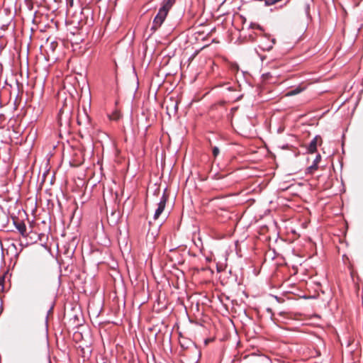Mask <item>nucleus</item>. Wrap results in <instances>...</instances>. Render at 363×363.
<instances>
[{
  "label": "nucleus",
  "instance_id": "nucleus-10",
  "mask_svg": "<svg viewBox=\"0 0 363 363\" xmlns=\"http://www.w3.org/2000/svg\"><path fill=\"white\" fill-rule=\"evenodd\" d=\"M318 169V164L314 163L308 168V172L311 174L313 173L314 171Z\"/></svg>",
  "mask_w": 363,
  "mask_h": 363
},
{
  "label": "nucleus",
  "instance_id": "nucleus-20",
  "mask_svg": "<svg viewBox=\"0 0 363 363\" xmlns=\"http://www.w3.org/2000/svg\"><path fill=\"white\" fill-rule=\"evenodd\" d=\"M25 229H26V227L24 225L22 228H19V230L22 234L23 233V231L25 230Z\"/></svg>",
  "mask_w": 363,
  "mask_h": 363
},
{
  "label": "nucleus",
  "instance_id": "nucleus-13",
  "mask_svg": "<svg viewBox=\"0 0 363 363\" xmlns=\"http://www.w3.org/2000/svg\"><path fill=\"white\" fill-rule=\"evenodd\" d=\"M82 338V335L81 333L76 332L74 333V340H79Z\"/></svg>",
  "mask_w": 363,
  "mask_h": 363
},
{
  "label": "nucleus",
  "instance_id": "nucleus-12",
  "mask_svg": "<svg viewBox=\"0 0 363 363\" xmlns=\"http://www.w3.org/2000/svg\"><path fill=\"white\" fill-rule=\"evenodd\" d=\"M212 152H213V157H216L218 155V154H219V152H220V150H219V148H218V147H213L212 148Z\"/></svg>",
  "mask_w": 363,
  "mask_h": 363
},
{
  "label": "nucleus",
  "instance_id": "nucleus-14",
  "mask_svg": "<svg viewBox=\"0 0 363 363\" xmlns=\"http://www.w3.org/2000/svg\"><path fill=\"white\" fill-rule=\"evenodd\" d=\"M74 79H75L76 82L74 84V87L75 91L77 93V88H79V86H80L79 81L77 77H75Z\"/></svg>",
  "mask_w": 363,
  "mask_h": 363
},
{
  "label": "nucleus",
  "instance_id": "nucleus-18",
  "mask_svg": "<svg viewBox=\"0 0 363 363\" xmlns=\"http://www.w3.org/2000/svg\"><path fill=\"white\" fill-rule=\"evenodd\" d=\"M65 95V89L58 93L59 99H60L61 97H64Z\"/></svg>",
  "mask_w": 363,
  "mask_h": 363
},
{
  "label": "nucleus",
  "instance_id": "nucleus-23",
  "mask_svg": "<svg viewBox=\"0 0 363 363\" xmlns=\"http://www.w3.org/2000/svg\"><path fill=\"white\" fill-rule=\"evenodd\" d=\"M63 112H64V110H63V108H62V109L60 110V114H62Z\"/></svg>",
  "mask_w": 363,
  "mask_h": 363
},
{
  "label": "nucleus",
  "instance_id": "nucleus-8",
  "mask_svg": "<svg viewBox=\"0 0 363 363\" xmlns=\"http://www.w3.org/2000/svg\"><path fill=\"white\" fill-rule=\"evenodd\" d=\"M302 91V89L301 88H296L295 89H293L290 91H289L286 96H294V95H296V94H299L301 91Z\"/></svg>",
  "mask_w": 363,
  "mask_h": 363
},
{
  "label": "nucleus",
  "instance_id": "nucleus-1",
  "mask_svg": "<svg viewBox=\"0 0 363 363\" xmlns=\"http://www.w3.org/2000/svg\"><path fill=\"white\" fill-rule=\"evenodd\" d=\"M69 156L72 160L69 161V165L78 167L84 162L83 151L76 140H69Z\"/></svg>",
  "mask_w": 363,
  "mask_h": 363
},
{
  "label": "nucleus",
  "instance_id": "nucleus-17",
  "mask_svg": "<svg viewBox=\"0 0 363 363\" xmlns=\"http://www.w3.org/2000/svg\"><path fill=\"white\" fill-rule=\"evenodd\" d=\"M321 160V156L320 155H318L315 157V159L314 160V163H316V164H318L320 162Z\"/></svg>",
  "mask_w": 363,
  "mask_h": 363
},
{
  "label": "nucleus",
  "instance_id": "nucleus-2",
  "mask_svg": "<svg viewBox=\"0 0 363 363\" xmlns=\"http://www.w3.org/2000/svg\"><path fill=\"white\" fill-rule=\"evenodd\" d=\"M170 9L171 8L166 6L162 4V7L160 9L157 14L153 20L152 26L151 27L152 30L155 31L162 26Z\"/></svg>",
  "mask_w": 363,
  "mask_h": 363
},
{
  "label": "nucleus",
  "instance_id": "nucleus-24",
  "mask_svg": "<svg viewBox=\"0 0 363 363\" xmlns=\"http://www.w3.org/2000/svg\"><path fill=\"white\" fill-rule=\"evenodd\" d=\"M64 101H64V106H65V104H66V98H64Z\"/></svg>",
  "mask_w": 363,
  "mask_h": 363
},
{
  "label": "nucleus",
  "instance_id": "nucleus-5",
  "mask_svg": "<svg viewBox=\"0 0 363 363\" xmlns=\"http://www.w3.org/2000/svg\"><path fill=\"white\" fill-rule=\"evenodd\" d=\"M321 144L322 143V138L320 136L317 135L315 136L310 143L308 147V151L310 153H314L317 150V145L318 143Z\"/></svg>",
  "mask_w": 363,
  "mask_h": 363
},
{
  "label": "nucleus",
  "instance_id": "nucleus-11",
  "mask_svg": "<svg viewBox=\"0 0 363 363\" xmlns=\"http://www.w3.org/2000/svg\"><path fill=\"white\" fill-rule=\"evenodd\" d=\"M25 4L29 11H31L33 9L32 0H25Z\"/></svg>",
  "mask_w": 363,
  "mask_h": 363
},
{
  "label": "nucleus",
  "instance_id": "nucleus-26",
  "mask_svg": "<svg viewBox=\"0 0 363 363\" xmlns=\"http://www.w3.org/2000/svg\"><path fill=\"white\" fill-rule=\"evenodd\" d=\"M58 122H59L60 125H61L60 118H59Z\"/></svg>",
  "mask_w": 363,
  "mask_h": 363
},
{
  "label": "nucleus",
  "instance_id": "nucleus-16",
  "mask_svg": "<svg viewBox=\"0 0 363 363\" xmlns=\"http://www.w3.org/2000/svg\"><path fill=\"white\" fill-rule=\"evenodd\" d=\"M4 277H0V291H4Z\"/></svg>",
  "mask_w": 363,
  "mask_h": 363
},
{
  "label": "nucleus",
  "instance_id": "nucleus-21",
  "mask_svg": "<svg viewBox=\"0 0 363 363\" xmlns=\"http://www.w3.org/2000/svg\"><path fill=\"white\" fill-rule=\"evenodd\" d=\"M174 108L176 111L177 110V108H178V103H177V101H175V104H174Z\"/></svg>",
  "mask_w": 363,
  "mask_h": 363
},
{
  "label": "nucleus",
  "instance_id": "nucleus-15",
  "mask_svg": "<svg viewBox=\"0 0 363 363\" xmlns=\"http://www.w3.org/2000/svg\"><path fill=\"white\" fill-rule=\"evenodd\" d=\"M250 28H252V29L262 30V27L259 25L255 24V23H252L250 25Z\"/></svg>",
  "mask_w": 363,
  "mask_h": 363
},
{
  "label": "nucleus",
  "instance_id": "nucleus-9",
  "mask_svg": "<svg viewBox=\"0 0 363 363\" xmlns=\"http://www.w3.org/2000/svg\"><path fill=\"white\" fill-rule=\"evenodd\" d=\"M176 0H164L162 4L166 6L172 8L173 5L175 4Z\"/></svg>",
  "mask_w": 363,
  "mask_h": 363
},
{
  "label": "nucleus",
  "instance_id": "nucleus-3",
  "mask_svg": "<svg viewBox=\"0 0 363 363\" xmlns=\"http://www.w3.org/2000/svg\"><path fill=\"white\" fill-rule=\"evenodd\" d=\"M70 321H72L75 327L82 325L84 321L82 312L80 306H78L77 304L72 308L71 313H69V322Z\"/></svg>",
  "mask_w": 363,
  "mask_h": 363
},
{
  "label": "nucleus",
  "instance_id": "nucleus-6",
  "mask_svg": "<svg viewBox=\"0 0 363 363\" xmlns=\"http://www.w3.org/2000/svg\"><path fill=\"white\" fill-rule=\"evenodd\" d=\"M77 122L79 125L89 123V117L85 112V110H84L82 113L78 112L77 116Z\"/></svg>",
  "mask_w": 363,
  "mask_h": 363
},
{
  "label": "nucleus",
  "instance_id": "nucleus-4",
  "mask_svg": "<svg viewBox=\"0 0 363 363\" xmlns=\"http://www.w3.org/2000/svg\"><path fill=\"white\" fill-rule=\"evenodd\" d=\"M167 199L168 196L165 193H164L160 200V202L157 205V207L154 214V220L158 219L160 216L164 211Z\"/></svg>",
  "mask_w": 363,
  "mask_h": 363
},
{
  "label": "nucleus",
  "instance_id": "nucleus-25",
  "mask_svg": "<svg viewBox=\"0 0 363 363\" xmlns=\"http://www.w3.org/2000/svg\"><path fill=\"white\" fill-rule=\"evenodd\" d=\"M79 77H80L82 79H83V76H82V74H79Z\"/></svg>",
  "mask_w": 363,
  "mask_h": 363
},
{
  "label": "nucleus",
  "instance_id": "nucleus-19",
  "mask_svg": "<svg viewBox=\"0 0 363 363\" xmlns=\"http://www.w3.org/2000/svg\"><path fill=\"white\" fill-rule=\"evenodd\" d=\"M77 240V235H76V236H74V237L72 238V242L73 243V245H74V246H76V245H77V241H76Z\"/></svg>",
  "mask_w": 363,
  "mask_h": 363
},
{
  "label": "nucleus",
  "instance_id": "nucleus-22",
  "mask_svg": "<svg viewBox=\"0 0 363 363\" xmlns=\"http://www.w3.org/2000/svg\"><path fill=\"white\" fill-rule=\"evenodd\" d=\"M69 7L72 6L73 0H69Z\"/></svg>",
  "mask_w": 363,
  "mask_h": 363
},
{
  "label": "nucleus",
  "instance_id": "nucleus-7",
  "mask_svg": "<svg viewBox=\"0 0 363 363\" xmlns=\"http://www.w3.org/2000/svg\"><path fill=\"white\" fill-rule=\"evenodd\" d=\"M121 112H120V111H114V112L111 114V116H110V118H111V120H113V121H118V120H119V119L121 118Z\"/></svg>",
  "mask_w": 363,
  "mask_h": 363
}]
</instances>
